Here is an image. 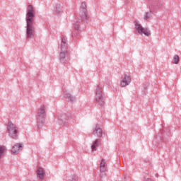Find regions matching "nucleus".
I'll return each mask as SVG.
<instances>
[{"label":"nucleus","mask_w":181,"mask_h":181,"mask_svg":"<svg viewBox=\"0 0 181 181\" xmlns=\"http://www.w3.org/2000/svg\"><path fill=\"white\" fill-rule=\"evenodd\" d=\"M134 25H135V29L138 31V33L141 35V33H144L145 36H150L151 33L148 28H142V25L138 23V21H134Z\"/></svg>","instance_id":"obj_8"},{"label":"nucleus","mask_w":181,"mask_h":181,"mask_svg":"<svg viewBox=\"0 0 181 181\" xmlns=\"http://www.w3.org/2000/svg\"><path fill=\"white\" fill-rule=\"evenodd\" d=\"M144 181H153V180H152V179H151V178H149V177H145Z\"/></svg>","instance_id":"obj_24"},{"label":"nucleus","mask_w":181,"mask_h":181,"mask_svg":"<svg viewBox=\"0 0 181 181\" xmlns=\"http://www.w3.org/2000/svg\"><path fill=\"white\" fill-rule=\"evenodd\" d=\"M37 177H39V179H40L41 180H43V179H45V176L46 175V173H45V170H43V168H39L37 171Z\"/></svg>","instance_id":"obj_15"},{"label":"nucleus","mask_w":181,"mask_h":181,"mask_svg":"<svg viewBox=\"0 0 181 181\" xmlns=\"http://www.w3.org/2000/svg\"><path fill=\"white\" fill-rule=\"evenodd\" d=\"M65 98H67L69 101H71V103L76 101V97L73 96V95L69 93H65Z\"/></svg>","instance_id":"obj_20"},{"label":"nucleus","mask_w":181,"mask_h":181,"mask_svg":"<svg viewBox=\"0 0 181 181\" xmlns=\"http://www.w3.org/2000/svg\"><path fill=\"white\" fill-rule=\"evenodd\" d=\"M152 6L154 8H162L163 6V0H153Z\"/></svg>","instance_id":"obj_16"},{"label":"nucleus","mask_w":181,"mask_h":181,"mask_svg":"<svg viewBox=\"0 0 181 181\" xmlns=\"http://www.w3.org/2000/svg\"><path fill=\"white\" fill-rule=\"evenodd\" d=\"M146 175H149V173H146Z\"/></svg>","instance_id":"obj_26"},{"label":"nucleus","mask_w":181,"mask_h":181,"mask_svg":"<svg viewBox=\"0 0 181 181\" xmlns=\"http://www.w3.org/2000/svg\"><path fill=\"white\" fill-rule=\"evenodd\" d=\"M74 30L72 32L71 37L74 42H77L78 39H81V33L80 32V22L76 21L74 23Z\"/></svg>","instance_id":"obj_6"},{"label":"nucleus","mask_w":181,"mask_h":181,"mask_svg":"<svg viewBox=\"0 0 181 181\" xmlns=\"http://www.w3.org/2000/svg\"><path fill=\"white\" fill-rule=\"evenodd\" d=\"M4 152H5V146H0V158H1Z\"/></svg>","instance_id":"obj_23"},{"label":"nucleus","mask_w":181,"mask_h":181,"mask_svg":"<svg viewBox=\"0 0 181 181\" xmlns=\"http://www.w3.org/2000/svg\"><path fill=\"white\" fill-rule=\"evenodd\" d=\"M21 148H22L21 144H16L14 146H12L11 153L13 154L18 153Z\"/></svg>","instance_id":"obj_18"},{"label":"nucleus","mask_w":181,"mask_h":181,"mask_svg":"<svg viewBox=\"0 0 181 181\" xmlns=\"http://www.w3.org/2000/svg\"><path fill=\"white\" fill-rule=\"evenodd\" d=\"M7 129L10 138L16 141L19 138V131H18V127L12 122H8L7 125Z\"/></svg>","instance_id":"obj_2"},{"label":"nucleus","mask_w":181,"mask_h":181,"mask_svg":"<svg viewBox=\"0 0 181 181\" xmlns=\"http://www.w3.org/2000/svg\"><path fill=\"white\" fill-rule=\"evenodd\" d=\"M59 60L60 62L62 63V64H67L69 63V61L70 60V57L69 55V52L67 51H62L59 54Z\"/></svg>","instance_id":"obj_10"},{"label":"nucleus","mask_w":181,"mask_h":181,"mask_svg":"<svg viewBox=\"0 0 181 181\" xmlns=\"http://www.w3.org/2000/svg\"><path fill=\"white\" fill-rule=\"evenodd\" d=\"M79 16L82 22H87L90 18L88 11H87V4H86V1H83L81 5Z\"/></svg>","instance_id":"obj_4"},{"label":"nucleus","mask_w":181,"mask_h":181,"mask_svg":"<svg viewBox=\"0 0 181 181\" xmlns=\"http://www.w3.org/2000/svg\"><path fill=\"white\" fill-rule=\"evenodd\" d=\"M153 145L155 149L162 148L163 145V130H160L159 133L155 136L153 141Z\"/></svg>","instance_id":"obj_5"},{"label":"nucleus","mask_w":181,"mask_h":181,"mask_svg":"<svg viewBox=\"0 0 181 181\" xmlns=\"http://www.w3.org/2000/svg\"><path fill=\"white\" fill-rule=\"evenodd\" d=\"M179 62H180V58L179 57V55L175 54L173 57V64H179Z\"/></svg>","instance_id":"obj_21"},{"label":"nucleus","mask_w":181,"mask_h":181,"mask_svg":"<svg viewBox=\"0 0 181 181\" xmlns=\"http://www.w3.org/2000/svg\"><path fill=\"white\" fill-rule=\"evenodd\" d=\"M100 178L103 179L105 176V172L107 171V161L105 159H102L100 166Z\"/></svg>","instance_id":"obj_11"},{"label":"nucleus","mask_w":181,"mask_h":181,"mask_svg":"<svg viewBox=\"0 0 181 181\" xmlns=\"http://www.w3.org/2000/svg\"><path fill=\"white\" fill-rule=\"evenodd\" d=\"M151 16H152V13L151 11H148L144 15V19L145 21H148V19H151Z\"/></svg>","instance_id":"obj_22"},{"label":"nucleus","mask_w":181,"mask_h":181,"mask_svg":"<svg viewBox=\"0 0 181 181\" xmlns=\"http://www.w3.org/2000/svg\"><path fill=\"white\" fill-rule=\"evenodd\" d=\"M36 12L33 8V6L28 5V8L26 13V35L27 39H32L35 36V15Z\"/></svg>","instance_id":"obj_1"},{"label":"nucleus","mask_w":181,"mask_h":181,"mask_svg":"<svg viewBox=\"0 0 181 181\" xmlns=\"http://www.w3.org/2000/svg\"><path fill=\"white\" fill-rule=\"evenodd\" d=\"M38 128L40 129V125H38Z\"/></svg>","instance_id":"obj_25"},{"label":"nucleus","mask_w":181,"mask_h":181,"mask_svg":"<svg viewBox=\"0 0 181 181\" xmlns=\"http://www.w3.org/2000/svg\"><path fill=\"white\" fill-rule=\"evenodd\" d=\"M101 144L100 141V139H96L95 141H93L92 145H91V149L92 152H95L97 151V148H98V146Z\"/></svg>","instance_id":"obj_17"},{"label":"nucleus","mask_w":181,"mask_h":181,"mask_svg":"<svg viewBox=\"0 0 181 181\" xmlns=\"http://www.w3.org/2000/svg\"><path fill=\"white\" fill-rule=\"evenodd\" d=\"M67 49H69L67 40L64 37H63L61 42V50L62 52H67Z\"/></svg>","instance_id":"obj_14"},{"label":"nucleus","mask_w":181,"mask_h":181,"mask_svg":"<svg viewBox=\"0 0 181 181\" xmlns=\"http://www.w3.org/2000/svg\"><path fill=\"white\" fill-rule=\"evenodd\" d=\"M131 81V76L128 74V73H124L120 81V87H127V86H129Z\"/></svg>","instance_id":"obj_9"},{"label":"nucleus","mask_w":181,"mask_h":181,"mask_svg":"<svg viewBox=\"0 0 181 181\" xmlns=\"http://www.w3.org/2000/svg\"><path fill=\"white\" fill-rule=\"evenodd\" d=\"M62 12V5L60 4H57L56 6L54 7V13L56 15H60Z\"/></svg>","instance_id":"obj_19"},{"label":"nucleus","mask_w":181,"mask_h":181,"mask_svg":"<svg viewBox=\"0 0 181 181\" xmlns=\"http://www.w3.org/2000/svg\"><path fill=\"white\" fill-rule=\"evenodd\" d=\"M37 120L39 124H45L46 121V105H42L37 110Z\"/></svg>","instance_id":"obj_7"},{"label":"nucleus","mask_w":181,"mask_h":181,"mask_svg":"<svg viewBox=\"0 0 181 181\" xmlns=\"http://www.w3.org/2000/svg\"><path fill=\"white\" fill-rule=\"evenodd\" d=\"M95 100L96 103H98L100 107H104V105H105V99L104 98V93H103V86L101 85H98L96 88Z\"/></svg>","instance_id":"obj_3"},{"label":"nucleus","mask_w":181,"mask_h":181,"mask_svg":"<svg viewBox=\"0 0 181 181\" xmlns=\"http://www.w3.org/2000/svg\"><path fill=\"white\" fill-rule=\"evenodd\" d=\"M69 122V116L67 115L64 114L59 117L58 118V124L59 125H66Z\"/></svg>","instance_id":"obj_12"},{"label":"nucleus","mask_w":181,"mask_h":181,"mask_svg":"<svg viewBox=\"0 0 181 181\" xmlns=\"http://www.w3.org/2000/svg\"><path fill=\"white\" fill-rule=\"evenodd\" d=\"M93 135H96L98 138L103 136V129H101L100 124H96L95 127H93Z\"/></svg>","instance_id":"obj_13"}]
</instances>
